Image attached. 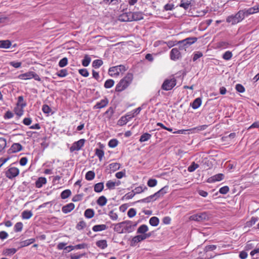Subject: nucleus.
<instances>
[{"mask_svg":"<svg viewBox=\"0 0 259 259\" xmlns=\"http://www.w3.org/2000/svg\"><path fill=\"white\" fill-rule=\"evenodd\" d=\"M114 84V81L112 79H108L105 81L104 83V87L106 89H110L112 88Z\"/></svg>","mask_w":259,"mask_h":259,"instance_id":"obj_45","label":"nucleus"},{"mask_svg":"<svg viewBox=\"0 0 259 259\" xmlns=\"http://www.w3.org/2000/svg\"><path fill=\"white\" fill-rule=\"evenodd\" d=\"M229 191V188L227 186L221 187L219 189V192L222 194H226Z\"/></svg>","mask_w":259,"mask_h":259,"instance_id":"obj_64","label":"nucleus"},{"mask_svg":"<svg viewBox=\"0 0 259 259\" xmlns=\"http://www.w3.org/2000/svg\"><path fill=\"white\" fill-rule=\"evenodd\" d=\"M23 225L22 222L17 223L14 228L15 232H19L22 230Z\"/></svg>","mask_w":259,"mask_h":259,"instance_id":"obj_46","label":"nucleus"},{"mask_svg":"<svg viewBox=\"0 0 259 259\" xmlns=\"http://www.w3.org/2000/svg\"><path fill=\"white\" fill-rule=\"evenodd\" d=\"M107 229V226L105 224L96 225L93 227L92 230L94 232H99L105 230Z\"/></svg>","mask_w":259,"mask_h":259,"instance_id":"obj_23","label":"nucleus"},{"mask_svg":"<svg viewBox=\"0 0 259 259\" xmlns=\"http://www.w3.org/2000/svg\"><path fill=\"white\" fill-rule=\"evenodd\" d=\"M203 56V54L201 52L197 51L193 54V61L195 62L197 59Z\"/></svg>","mask_w":259,"mask_h":259,"instance_id":"obj_47","label":"nucleus"},{"mask_svg":"<svg viewBox=\"0 0 259 259\" xmlns=\"http://www.w3.org/2000/svg\"><path fill=\"white\" fill-rule=\"evenodd\" d=\"M47 183V179L45 177H39L35 182V187L37 188H40L42 186Z\"/></svg>","mask_w":259,"mask_h":259,"instance_id":"obj_22","label":"nucleus"},{"mask_svg":"<svg viewBox=\"0 0 259 259\" xmlns=\"http://www.w3.org/2000/svg\"><path fill=\"white\" fill-rule=\"evenodd\" d=\"M85 143V140L84 139H81L79 140L74 142L71 147L70 148V151L73 152L75 151H79L84 146Z\"/></svg>","mask_w":259,"mask_h":259,"instance_id":"obj_12","label":"nucleus"},{"mask_svg":"<svg viewBox=\"0 0 259 259\" xmlns=\"http://www.w3.org/2000/svg\"><path fill=\"white\" fill-rule=\"evenodd\" d=\"M68 63V59L66 57H64L61 59L59 62V66L60 67H64L67 65Z\"/></svg>","mask_w":259,"mask_h":259,"instance_id":"obj_56","label":"nucleus"},{"mask_svg":"<svg viewBox=\"0 0 259 259\" xmlns=\"http://www.w3.org/2000/svg\"><path fill=\"white\" fill-rule=\"evenodd\" d=\"M17 252L15 248H6L3 250V254L6 256H11Z\"/></svg>","mask_w":259,"mask_h":259,"instance_id":"obj_25","label":"nucleus"},{"mask_svg":"<svg viewBox=\"0 0 259 259\" xmlns=\"http://www.w3.org/2000/svg\"><path fill=\"white\" fill-rule=\"evenodd\" d=\"M42 111L44 113L50 114L52 112L51 108L48 105H44L42 107Z\"/></svg>","mask_w":259,"mask_h":259,"instance_id":"obj_55","label":"nucleus"},{"mask_svg":"<svg viewBox=\"0 0 259 259\" xmlns=\"http://www.w3.org/2000/svg\"><path fill=\"white\" fill-rule=\"evenodd\" d=\"M130 14L132 18V21H139L143 19V14L141 12H130Z\"/></svg>","mask_w":259,"mask_h":259,"instance_id":"obj_15","label":"nucleus"},{"mask_svg":"<svg viewBox=\"0 0 259 259\" xmlns=\"http://www.w3.org/2000/svg\"><path fill=\"white\" fill-rule=\"evenodd\" d=\"M226 22L232 25H236L240 22L235 14L228 16L226 18Z\"/></svg>","mask_w":259,"mask_h":259,"instance_id":"obj_17","label":"nucleus"},{"mask_svg":"<svg viewBox=\"0 0 259 259\" xmlns=\"http://www.w3.org/2000/svg\"><path fill=\"white\" fill-rule=\"evenodd\" d=\"M103 61L100 59H97L93 61L92 66L95 68H98L103 65Z\"/></svg>","mask_w":259,"mask_h":259,"instance_id":"obj_44","label":"nucleus"},{"mask_svg":"<svg viewBox=\"0 0 259 259\" xmlns=\"http://www.w3.org/2000/svg\"><path fill=\"white\" fill-rule=\"evenodd\" d=\"M22 149V145L19 143H14L9 149L10 153H16L21 151Z\"/></svg>","mask_w":259,"mask_h":259,"instance_id":"obj_19","label":"nucleus"},{"mask_svg":"<svg viewBox=\"0 0 259 259\" xmlns=\"http://www.w3.org/2000/svg\"><path fill=\"white\" fill-rule=\"evenodd\" d=\"M170 59L174 61H176L181 59V53L179 49L175 48L171 49L169 53Z\"/></svg>","mask_w":259,"mask_h":259,"instance_id":"obj_11","label":"nucleus"},{"mask_svg":"<svg viewBox=\"0 0 259 259\" xmlns=\"http://www.w3.org/2000/svg\"><path fill=\"white\" fill-rule=\"evenodd\" d=\"M79 73L83 77H88L89 75V73L88 70L85 68L80 69L78 70Z\"/></svg>","mask_w":259,"mask_h":259,"instance_id":"obj_61","label":"nucleus"},{"mask_svg":"<svg viewBox=\"0 0 259 259\" xmlns=\"http://www.w3.org/2000/svg\"><path fill=\"white\" fill-rule=\"evenodd\" d=\"M150 236V233L135 236L130 241V245L131 246H136L138 243L149 238Z\"/></svg>","mask_w":259,"mask_h":259,"instance_id":"obj_5","label":"nucleus"},{"mask_svg":"<svg viewBox=\"0 0 259 259\" xmlns=\"http://www.w3.org/2000/svg\"><path fill=\"white\" fill-rule=\"evenodd\" d=\"M232 53L230 51H227L223 54L222 58L225 60L229 61L232 58Z\"/></svg>","mask_w":259,"mask_h":259,"instance_id":"obj_41","label":"nucleus"},{"mask_svg":"<svg viewBox=\"0 0 259 259\" xmlns=\"http://www.w3.org/2000/svg\"><path fill=\"white\" fill-rule=\"evenodd\" d=\"M147 189V188L146 186H144V187L139 186V187H136L133 191H134V193H135V194H136L141 193Z\"/></svg>","mask_w":259,"mask_h":259,"instance_id":"obj_48","label":"nucleus"},{"mask_svg":"<svg viewBox=\"0 0 259 259\" xmlns=\"http://www.w3.org/2000/svg\"><path fill=\"white\" fill-rule=\"evenodd\" d=\"M107 202V199L104 196H101L99 197L98 200H97V203L101 206H103L106 205Z\"/></svg>","mask_w":259,"mask_h":259,"instance_id":"obj_31","label":"nucleus"},{"mask_svg":"<svg viewBox=\"0 0 259 259\" xmlns=\"http://www.w3.org/2000/svg\"><path fill=\"white\" fill-rule=\"evenodd\" d=\"M148 231V227L146 225H141L137 231V234H146V232Z\"/></svg>","mask_w":259,"mask_h":259,"instance_id":"obj_26","label":"nucleus"},{"mask_svg":"<svg viewBox=\"0 0 259 259\" xmlns=\"http://www.w3.org/2000/svg\"><path fill=\"white\" fill-rule=\"evenodd\" d=\"M215 48L220 50H224L233 47L234 45L232 41L220 40L215 44Z\"/></svg>","mask_w":259,"mask_h":259,"instance_id":"obj_6","label":"nucleus"},{"mask_svg":"<svg viewBox=\"0 0 259 259\" xmlns=\"http://www.w3.org/2000/svg\"><path fill=\"white\" fill-rule=\"evenodd\" d=\"M202 100L200 98L195 99L193 102L191 104V106L194 109L198 108L201 105Z\"/></svg>","mask_w":259,"mask_h":259,"instance_id":"obj_24","label":"nucleus"},{"mask_svg":"<svg viewBox=\"0 0 259 259\" xmlns=\"http://www.w3.org/2000/svg\"><path fill=\"white\" fill-rule=\"evenodd\" d=\"M95 155L99 158L100 161H102L104 156V151L102 149L96 148L95 149Z\"/></svg>","mask_w":259,"mask_h":259,"instance_id":"obj_34","label":"nucleus"},{"mask_svg":"<svg viewBox=\"0 0 259 259\" xmlns=\"http://www.w3.org/2000/svg\"><path fill=\"white\" fill-rule=\"evenodd\" d=\"M33 71H28L26 73L21 74L18 76V78L20 79L27 80L32 78Z\"/></svg>","mask_w":259,"mask_h":259,"instance_id":"obj_21","label":"nucleus"},{"mask_svg":"<svg viewBox=\"0 0 259 259\" xmlns=\"http://www.w3.org/2000/svg\"><path fill=\"white\" fill-rule=\"evenodd\" d=\"M126 70V68L125 66L120 65L110 67L109 69L108 73L111 76L116 77Z\"/></svg>","mask_w":259,"mask_h":259,"instance_id":"obj_3","label":"nucleus"},{"mask_svg":"<svg viewBox=\"0 0 259 259\" xmlns=\"http://www.w3.org/2000/svg\"><path fill=\"white\" fill-rule=\"evenodd\" d=\"M197 40V38L195 37H187L182 40L178 41V44L182 45V47L187 48L188 46L195 43Z\"/></svg>","mask_w":259,"mask_h":259,"instance_id":"obj_10","label":"nucleus"},{"mask_svg":"<svg viewBox=\"0 0 259 259\" xmlns=\"http://www.w3.org/2000/svg\"><path fill=\"white\" fill-rule=\"evenodd\" d=\"M19 174V170L15 167H10L6 171V176L9 179H12Z\"/></svg>","mask_w":259,"mask_h":259,"instance_id":"obj_9","label":"nucleus"},{"mask_svg":"<svg viewBox=\"0 0 259 259\" xmlns=\"http://www.w3.org/2000/svg\"><path fill=\"white\" fill-rule=\"evenodd\" d=\"M94 211L93 209L89 208L85 210L84 211V217L88 219H91L93 218L94 215Z\"/></svg>","mask_w":259,"mask_h":259,"instance_id":"obj_38","label":"nucleus"},{"mask_svg":"<svg viewBox=\"0 0 259 259\" xmlns=\"http://www.w3.org/2000/svg\"><path fill=\"white\" fill-rule=\"evenodd\" d=\"M35 240L34 238H30L29 239L25 240L20 242V247H23L27 246L30 244L35 242Z\"/></svg>","mask_w":259,"mask_h":259,"instance_id":"obj_29","label":"nucleus"},{"mask_svg":"<svg viewBox=\"0 0 259 259\" xmlns=\"http://www.w3.org/2000/svg\"><path fill=\"white\" fill-rule=\"evenodd\" d=\"M95 174L94 171L90 170L86 173L85 178L88 181H92L95 178Z\"/></svg>","mask_w":259,"mask_h":259,"instance_id":"obj_39","label":"nucleus"},{"mask_svg":"<svg viewBox=\"0 0 259 259\" xmlns=\"http://www.w3.org/2000/svg\"><path fill=\"white\" fill-rule=\"evenodd\" d=\"M86 226V224L83 221H79L76 225V228L78 230H81Z\"/></svg>","mask_w":259,"mask_h":259,"instance_id":"obj_53","label":"nucleus"},{"mask_svg":"<svg viewBox=\"0 0 259 259\" xmlns=\"http://www.w3.org/2000/svg\"><path fill=\"white\" fill-rule=\"evenodd\" d=\"M23 108L21 107L19 108L17 107V108H15L14 111L15 114L18 116V117H20L23 114Z\"/></svg>","mask_w":259,"mask_h":259,"instance_id":"obj_57","label":"nucleus"},{"mask_svg":"<svg viewBox=\"0 0 259 259\" xmlns=\"http://www.w3.org/2000/svg\"><path fill=\"white\" fill-rule=\"evenodd\" d=\"M91 61V58L88 55H85L84 57V58L82 60V65L84 67H87L90 64V62Z\"/></svg>","mask_w":259,"mask_h":259,"instance_id":"obj_43","label":"nucleus"},{"mask_svg":"<svg viewBox=\"0 0 259 259\" xmlns=\"http://www.w3.org/2000/svg\"><path fill=\"white\" fill-rule=\"evenodd\" d=\"M109 101L107 98H105L103 99H102L100 102H98L94 106L93 109H101L102 108L105 107L108 104Z\"/></svg>","mask_w":259,"mask_h":259,"instance_id":"obj_14","label":"nucleus"},{"mask_svg":"<svg viewBox=\"0 0 259 259\" xmlns=\"http://www.w3.org/2000/svg\"><path fill=\"white\" fill-rule=\"evenodd\" d=\"M118 141L116 139H113L110 140L108 142V146L110 148H115L117 146Z\"/></svg>","mask_w":259,"mask_h":259,"instance_id":"obj_49","label":"nucleus"},{"mask_svg":"<svg viewBox=\"0 0 259 259\" xmlns=\"http://www.w3.org/2000/svg\"><path fill=\"white\" fill-rule=\"evenodd\" d=\"M17 105L18 107L20 106L22 108H24L26 106V103L24 101V98L23 96H21L18 97Z\"/></svg>","mask_w":259,"mask_h":259,"instance_id":"obj_32","label":"nucleus"},{"mask_svg":"<svg viewBox=\"0 0 259 259\" xmlns=\"http://www.w3.org/2000/svg\"><path fill=\"white\" fill-rule=\"evenodd\" d=\"M224 178V175L223 174H218L217 175H215L212 177H209L207 180V182L209 183H213L215 182H219L222 180H223Z\"/></svg>","mask_w":259,"mask_h":259,"instance_id":"obj_13","label":"nucleus"},{"mask_svg":"<svg viewBox=\"0 0 259 259\" xmlns=\"http://www.w3.org/2000/svg\"><path fill=\"white\" fill-rule=\"evenodd\" d=\"M151 135L149 133H144L141 136L139 141L140 142L147 141L151 138Z\"/></svg>","mask_w":259,"mask_h":259,"instance_id":"obj_37","label":"nucleus"},{"mask_svg":"<svg viewBox=\"0 0 259 259\" xmlns=\"http://www.w3.org/2000/svg\"><path fill=\"white\" fill-rule=\"evenodd\" d=\"M104 187L103 182L97 183L94 186V191L97 193H100L103 191Z\"/></svg>","mask_w":259,"mask_h":259,"instance_id":"obj_30","label":"nucleus"},{"mask_svg":"<svg viewBox=\"0 0 259 259\" xmlns=\"http://www.w3.org/2000/svg\"><path fill=\"white\" fill-rule=\"evenodd\" d=\"M75 205L73 203H68L62 208V211L64 213H67L71 211L74 208Z\"/></svg>","mask_w":259,"mask_h":259,"instance_id":"obj_20","label":"nucleus"},{"mask_svg":"<svg viewBox=\"0 0 259 259\" xmlns=\"http://www.w3.org/2000/svg\"><path fill=\"white\" fill-rule=\"evenodd\" d=\"M199 165L194 162H193L191 165L188 167V170L189 172H193L195 171L198 167Z\"/></svg>","mask_w":259,"mask_h":259,"instance_id":"obj_50","label":"nucleus"},{"mask_svg":"<svg viewBox=\"0 0 259 259\" xmlns=\"http://www.w3.org/2000/svg\"><path fill=\"white\" fill-rule=\"evenodd\" d=\"M118 20L121 22L132 21L130 12L123 13L119 15Z\"/></svg>","mask_w":259,"mask_h":259,"instance_id":"obj_16","label":"nucleus"},{"mask_svg":"<svg viewBox=\"0 0 259 259\" xmlns=\"http://www.w3.org/2000/svg\"><path fill=\"white\" fill-rule=\"evenodd\" d=\"M244 19L248 17L249 15L255 14L259 12V6H254L248 9H244L241 10Z\"/></svg>","mask_w":259,"mask_h":259,"instance_id":"obj_8","label":"nucleus"},{"mask_svg":"<svg viewBox=\"0 0 259 259\" xmlns=\"http://www.w3.org/2000/svg\"><path fill=\"white\" fill-rule=\"evenodd\" d=\"M176 85V79L175 78L165 79L162 85V89L165 91L171 90Z\"/></svg>","mask_w":259,"mask_h":259,"instance_id":"obj_7","label":"nucleus"},{"mask_svg":"<svg viewBox=\"0 0 259 259\" xmlns=\"http://www.w3.org/2000/svg\"><path fill=\"white\" fill-rule=\"evenodd\" d=\"M57 75L61 77H65L68 75L67 71L65 69H61L59 72L57 73Z\"/></svg>","mask_w":259,"mask_h":259,"instance_id":"obj_62","label":"nucleus"},{"mask_svg":"<svg viewBox=\"0 0 259 259\" xmlns=\"http://www.w3.org/2000/svg\"><path fill=\"white\" fill-rule=\"evenodd\" d=\"M133 79V74L131 73H128L116 85V92H120L124 90L131 83Z\"/></svg>","mask_w":259,"mask_h":259,"instance_id":"obj_2","label":"nucleus"},{"mask_svg":"<svg viewBox=\"0 0 259 259\" xmlns=\"http://www.w3.org/2000/svg\"><path fill=\"white\" fill-rule=\"evenodd\" d=\"M121 0H103L104 3L108 5H115L119 4Z\"/></svg>","mask_w":259,"mask_h":259,"instance_id":"obj_58","label":"nucleus"},{"mask_svg":"<svg viewBox=\"0 0 259 259\" xmlns=\"http://www.w3.org/2000/svg\"><path fill=\"white\" fill-rule=\"evenodd\" d=\"M120 165L119 163L113 162L109 165V169L113 172L116 171L120 168Z\"/></svg>","mask_w":259,"mask_h":259,"instance_id":"obj_33","label":"nucleus"},{"mask_svg":"<svg viewBox=\"0 0 259 259\" xmlns=\"http://www.w3.org/2000/svg\"><path fill=\"white\" fill-rule=\"evenodd\" d=\"M33 214L30 210H24L22 212V218L23 219L28 220L29 219Z\"/></svg>","mask_w":259,"mask_h":259,"instance_id":"obj_35","label":"nucleus"},{"mask_svg":"<svg viewBox=\"0 0 259 259\" xmlns=\"http://www.w3.org/2000/svg\"><path fill=\"white\" fill-rule=\"evenodd\" d=\"M191 3L189 1L184 2V1H181L180 6L182 8H183L185 10H188L190 7Z\"/></svg>","mask_w":259,"mask_h":259,"instance_id":"obj_52","label":"nucleus"},{"mask_svg":"<svg viewBox=\"0 0 259 259\" xmlns=\"http://www.w3.org/2000/svg\"><path fill=\"white\" fill-rule=\"evenodd\" d=\"M157 181L155 179H150L148 181L147 185L150 187H153L156 186Z\"/></svg>","mask_w":259,"mask_h":259,"instance_id":"obj_54","label":"nucleus"},{"mask_svg":"<svg viewBox=\"0 0 259 259\" xmlns=\"http://www.w3.org/2000/svg\"><path fill=\"white\" fill-rule=\"evenodd\" d=\"M71 194V192L69 189H66L63 191L60 195L62 199H65L69 197Z\"/></svg>","mask_w":259,"mask_h":259,"instance_id":"obj_40","label":"nucleus"},{"mask_svg":"<svg viewBox=\"0 0 259 259\" xmlns=\"http://www.w3.org/2000/svg\"><path fill=\"white\" fill-rule=\"evenodd\" d=\"M6 140L4 138H0V152H1L6 146Z\"/></svg>","mask_w":259,"mask_h":259,"instance_id":"obj_60","label":"nucleus"},{"mask_svg":"<svg viewBox=\"0 0 259 259\" xmlns=\"http://www.w3.org/2000/svg\"><path fill=\"white\" fill-rule=\"evenodd\" d=\"M158 44L159 45H164L165 44H166L167 47H168V48H172V47L178 45V41H172V40H170V41H163V40H159V41H156L155 42V44ZM154 46H155V45H154Z\"/></svg>","mask_w":259,"mask_h":259,"instance_id":"obj_18","label":"nucleus"},{"mask_svg":"<svg viewBox=\"0 0 259 259\" xmlns=\"http://www.w3.org/2000/svg\"><path fill=\"white\" fill-rule=\"evenodd\" d=\"M128 122L127 118L124 116H122L118 121V124L119 125H123L126 124Z\"/></svg>","mask_w":259,"mask_h":259,"instance_id":"obj_51","label":"nucleus"},{"mask_svg":"<svg viewBox=\"0 0 259 259\" xmlns=\"http://www.w3.org/2000/svg\"><path fill=\"white\" fill-rule=\"evenodd\" d=\"M136 214V210L135 208H130L127 211V216L131 218L135 216Z\"/></svg>","mask_w":259,"mask_h":259,"instance_id":"obj_63","label":"nucleus"},{"mask_svg":"<svg viewBox=\"0 0 259 259\" xmlns=\"http://www.w3.org/2000/svg\"><path fill=\"white\" fill-rule=\"evenodd\" d=\"M209 218V213L207 212H203L191 215L189 219L196 222H203L208 220Z\"/></svg>","mask_w":259,"mask_h":259,"instance_id":"obj_4","label":"nucleus"},{"mask_svg":"<svg viewBox=\"0 0 259 259\" xmlns=\"http://www.w3.org/2000/svg\"><path fill=\"white\" fill-rule=\"evenodd\" d=\"M159 223V219L156 217H153L149 220V224L152 226L156 227L158 225Z\"/></svg>","mask_w":259,"mask_h":259,"instance_id":"obj_36","label":"nucleus"},{"mask_svg":"<svg viewBox=\"0 0 259 259\" xmlns=\"http://www.w3.org/2000/svg\"><path fill=\"white\" fill-rule=\"evenodd\" d=\"M96 245L100 248L104 249L107 247V242L106 240H100L96 242Z\"/></svg>","mask_w":259,"mask_h":259,"instance_id":"obj_28","label":"nucleus"},{"mask_svg":"<svg viewBox=\"0 0 259 259\" xmlns=\"http://www.w3.org/2000/svg\"><path fill=\"white\" fill-rule=\"evenodd\" d=\"M137 226V223L131 221H125L115 225L114 230L118 233L132 232Z\"/></svg>","mask_w":259,"mask_h":259,"instance_id":"obj_1","label":"nucleus"},{"mask_svg":"<svg viewBox=\"0 0 259 259\" xmlns=\"http://www.w3.org/2000/svg\"><path fill=\"white\" fill-rule=\"evenodd\" d=\"M11 45V42L9 40H0V48L8 49Z\"/></svg>","mask_w":259,"mask_h":259,"instance_id":"obj_27","label":"nucleus"},{"mask_svg":"<svg viewBox=\"0 0 259 259\" xmlns=\"http://www.w3.org/2000/svg\"><path fill=\"white\" fill-rule=\"evenodd\" d=\"M154 199V198L153 197L152 195H151L148 197H147L146 198L138 200L137 202L149 203L150 202L155 201Z\"/></svg>","mask_w":259,"mask_h":259,"instance_id":"obj_42","label":"nucleus"},{"mask_svg":"<svg viewBox=\"0 0 259 259\" xmlns=\"http://www.w3.org/2000/svg\"><path fill=\"white\" fill-rule=\"evenodd\" d=\"M106 186L109 189H113L116 186V183L110 180L107 182Z\"/></svg>","mask_w":259,"mask_h":259,"instance_id":"obj_59","label":"nucleus"}]
</instances>
